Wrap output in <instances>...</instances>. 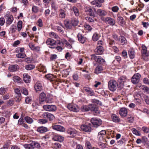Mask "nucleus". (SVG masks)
<instances>
[{"label":"nucleus","instance_id":"nucleus-1","mask_svg":"<svg viewBox=\"0 0 149 149\" xmlns=\"http://www.w3.org/2000/svg\"><path fill=\"white\" fill-rule=\"evenodd\" d=\"M81 110L83 112H86L91 110L97 112L98 110V108L96 106H94L92 104H89L88 106L84 105L82 106L81 109Z\"/></svg>","mask_w":149,"mask_h":149},{"label":"nucleus","instance_id":"nucleus-2","mask_svg":"<svg viewBox=\"0 0 149 149\" xmlns=\"http://www.w3.org/2000/svg\"><path fill=\"white\" fill-rule=\"evenodd\" d=\"M23 146L26 149H34L35 148H39L40 147L38 143L34 141H31L30 143L25 144Z\"/></svg>","mask_w":149,"mask_h":149},{"label":"nucleus","instance_id":"nucleus-3","mask_svg":"<svg viewBox=\"0 0 149 149\" xmlns=\"http://www.w3.org/2000/svg\"><path fill=\"white\" fill-rule=\"evenodd\" d=\"M117 85V82L114 80H111L108 83L109 88L112 91H114L116 89Z\"/></svg>","mask_w":149,"mask_h":149},{"label":"nucleus","instance_id":"nucleus-4","mask_svg":"<svg viewBox=\"0 0 149 149\" xmlns=\"http://www.w3.org/2000/svg\"><path fill=\"white\" fill-rule=\"evenodd\" d=\"M91 121L94 127H97L102 124V121L100 118H93L91 120Z\"/></svg>","mask_w":149,"mask_h":149},{"label":"nucleus","instance_id":"nucleus-5","mask_svg":"<svg viewBox=\"0 0 149 149\" xmlns=\"http://www.w3.org/2000/svg\"><path fill=\"white\" fill-rule=\"evenodd\" d=\"M141 47L142 49L141 52L142 58L145 60L147 61V57L148 56V54L147 52V48L145 45H142Z\"/></svg>","mask_w":149,"mask_h":149},{"label":"nucleus","instance_id":"nucleus-6","mask_svg":"<svg viewBox=\"0 0 149 149\" xmlns=\"http://www.w3.org/2000/svg\"><path fill=\"white\" fill-rule=\"evenodd\" d=\"M77 131L74 128L70 127L67 130V133L70 136L69 137L71 138L74 137L77 135Z\"/></svg>","mask_w":149,"mask_h":149},{"label":"nucleus","instance_id":"nucleus-7","mask_svg":"<svg viewBox=\"0 0 149 149\" xmlns=\"http://www.w3.org/2000/svg\"><path fill=\"white\" fill-rule=\"evenodd\" d=\"M91 59L99 63H102L105 62V60L100 56H97L95 54L91 55Z\"/></svg>","mask_w":149,"mask_h":149},{"label":"nucleus","instance_id":"nucleus-8","mask_svg":"<svg viewBox=\"0 0 149 149\" xmlns=\"http://www.w3.org/2000/svg\"><path fill=\"white\" fill-rule=\"evenodd\" d=\"M46 100L47 103H51L52 102L51 99L50 100H48L46 98V95L44 93H42L40 94L39 97V101L40 104H42V103Z\"/></svg>","mask_w":149,"mask_h":149},{"label":"nucleus","instance_id":"nucleus-9","mask_svg":"<svg viewBox=\"0 0 149 149\" xmlns=\"http://www.w3.org/2000/svg\"><path fill=\"white\" fill-rule=\"evenodd\" d=\"M141 77V75L139 74L138 73L135 74L131 79L132 82L134 84H137L139 82Z\"/></svg>","mask_w":149,"mask_h":149},{"label":"nucleus","instance_id":"nucleus-10","mask_svg":"<svg viewBox=\"0 0 149 149\" xmlns=\"http://www.w3.org/2000/svg\"><path fill=\"white\" fill-rule=\"evenodd\" d=\"M68 109L71 111L74 112H78L79 110L78 107L76 105L69 104L67 106Z\"/></svg>","mask_w":149,"mask_h":149},{"label":"nucleus","instance_id":"nucleus-11","mask_svg":"<svg viewBox=\"0 0 149 149\" xmlns=\"http://www.w3.org/2000/svg\"><path fill=\"white\" fill-rule=\"evenodd\" d=\"M127 80L126 77L124 76L120 77L118 80V85L120 88H122L124 85V83Z\"/></svg>","mask_w":149,"mask_h":149},{"label":"nucleus","instance_id":"nucleus-12","mask_svg":"<svg viewBox=\"0 0 149 149\" xmlns=\"http://www.w3.org/2000/svg\"><path fill=\"white\" fill-rule=\"evenodd\" d=\"M43 108L45 110L48 111H54L56 109V107L54 105H44Z\"/></svg>","mask_w":149,"mask_h":149},{"label":"nucleus","instance_id":"nucleus-13","mask_svg":"<svg viewBox=\"0 0 149 149\" xmlns=\"http://www.w3.org/2000/svg\"><path fill=\"white\" fill-rule=\"evenodd\" d=\"M102 19V20H104V19ZM104 21L105 22L111 26H113L115 24V20L114 19L109 17H106L104 18Z\"/></svg>","mask_w":149,"mask_h":149},{"label":"nucleus","instance_id":"nucleus-14","mask_svg":"<svg viewBox=\"0 0 149 149\" xmlns=\"http://www.w3.org/2000/svg\"><path fill=\"white\" fill-rule=\"evenodd\" d=\"M42 116L44 118L48 119L50 121L52 120L54 118V116L52 114L47 112L44 113Z\"/></svg>","mask_w":149,"mask_h":149},{"label":"nucleus","instance_id":"nucleus-15","mask_svg":"<svg viewBox=\"0 0 149 149\" xmlns=\"http://www.w3.org/2000/svg\"><path fill=\"white\" fill-rule=\"evenodd\" d=\"M142 94V93L140 92H139L138 93H135L134 94V102L138 104H141V100L139 99V98L141 97Z\"/></svg>","mask_w":149,"mask_h":149},{"label":"nucleus","instance_id":"nucleus-16","mask_svg":"<svg viewBox=\"0 0 149 149\" xmlns=\"http://www.w3.org/2000/svg\"><path fill=\"white\" fill-rule=\"evenodd\" d=\"M52 128L54 130L60 132L65 131V128L62 126L59 125H54L52 126Z\"/></svg>","mask_w":149,"mask_h":149},{"label":"nucleus","instance_id":"nucleus-17","mask_svg":"<svg viewBox=\"0 0 149 149\" xmlns=\"http://www.w3.org/2000/svg\"><path fill=\"white\" fill-rule=\"evenodd\" d=\"M53 139L54 141L62 142L64 140V137L60 135L55 134L54 135Z\"/></svg>","mask_w":149,"mask_h":149},{"label":"nucleus","instance_id":"nucleus-18","mask_svg":"<svg viewBox=\"0 0 149 149\" xmlns=\"http://www.w3.org/2000/svg\"><path fill=\"white\" fill-rule=\"evenodd\" d=\"M84 91L89 95L93 96L94 95V91L92 89L88 87H84L83 88Z\"/></svg>","mask_w":149,"mask_h":149},{"label":"nucleus","instance_id":"nucleus-19","mask_svg":"<svg viewBox=\"0 0 149 149\" xmlns=\"http://www.w3.org/2000/svg\"><path fill=\"white\" fill-rule=\"evenodd\" d=\"M77 37L79 42L84 44L86 41V38L84 37L81 33H79L77 35Z\"/></svg>","mask_w":149,"mask_h":149},{"label":"nucleus","instance_id":"nucleus-20","mask_svg":"<svg viewBox=\"0 0 149 149\" xmlns=\"http://www.w3.org/2000/svg\"><path fill=\"white\" fill-rule=\"evenodd\" d=\"M6 17V23L10 25L12 23L14 20L13 16L11 15H8L5 17Z\"/></svg>","mask_w":149,"mask_h":149},{"label":"nucleus","instance_id":"nucleus-21","mask_svg":"<svg viewBox=\"0 0 149 149\" xmlns=\"http://www.w3.org/2000/svg\"><path fill=\"white\" fill-rule=\"evenodd\" d=\"M127 113V109L125 108H122L120 109L119 111V114L120 116L122 117L126 116Z\"/></svg>","mask_w":149,"mask_h":149},{"label":"nucleus","instance_id":"nucleus-22","mask_svg":"<svg viewBox=\"0 0 149 149\" xmlns=\"http://www.w3.org/2000/svg\"><path fill=\"white\" fill-rule=\"evenodd\" d=\"M95 52L98 54H101L103 52V49L101 45L97 46V47L95 50Z\"/></svg>","mask_w":149,"mask_h":149},{"label":"nucleus","instance_id":"nucleus-23","mask_svg":"<svg viewBox=\"0 0 149 149\" xmlns=\"http://www.w3.org/2000/svg\"><path fill=\"white\" fill-rule=\"evenodd\" d=\"M58 41H56L55 40L50 38H48L46 41V44L48 45L53 46L56 45V43H58Z\"/></svg>","mask_w":149,"mask_h":149},{"label":"nucleus","instance_id":"nucleus-24","mask_svg":"<svg viewBox=\"0 0 149 149\" xmlns=\"http://www.w3.org/2000/svg\"><path fill=\"white\" fill-rule=\"evenodd\" d=\"M34 88L37 91L41 90L42 89V84L40 81H37L34 86Z\"/></svg>","mask_w":149,"mask_h":149},{"label":"nucleus","instance_id":"nucleus-25","mask_svg":"<svg viewBox=\"0 0 149 149\" xmlns=\"http://www.w3.org/2000/svg\"><path fill=\"white\" fill-rule=\"evenodd\" d=\"M58 44L59 45L63 46L64 45H65L67 46H68L69 47H70L71 45L65 39H62L61 40V42L58 41Z\"/></svg>","mask_w":149,"mask_h":149},{"label":"nucleus","instance_id":"nucleus-26","mask_svg":"<svg viewBox=\"0 0 149 149\" xmlns=\"http://www.w3.org/2000/svg\"><path fill=\"white\" fill-rule=\"evenodd\" d=\"M23 79L26 83H29L31 81V77L27 73H24L23 75Z\"/></svg>","mask_w":149,"mask_h":149},{"label":"nucleus","instance_id":"nucleus-27","mask_svg":"<svg viewBox=\"0 0 149 149\" xmlns=\"http://www.w3.org/2000/svg\"><path fill=\"white\" fill-rule=\"evenodd\" d=\"M81 128L82 130L86 132H89L91 131V127L88 125H83L81 127Z\"/></svg>","mask_w":149,"mask_h":149},{"label":"nucleus","instance_id":"nucleus-28","mask_svg":"<svg viewBox=\"0 0 149 149\" xmlns=\"http://www.w3.org/2000/svg\"><path fill=\"white\" fill-rule=\"evenodd\" d=\"M19 68L18 66L17 65H10L8 68L9 70L11 72L16 71Z\"/></svg>","mask_w":149,"mask_h":149},{"label":"nucleus","instance_id":"nucleus-29","mask_svg":"<svg viewBox=\"0 0 149 149\" xmlns=\"http://www.w3.org/2000/svg\"><path fill=\"white\" fill-rule=\"evenodd\" d=\"M112 121L115 123H118L120 121V119L119 117L115 114H113L111 116Z\"/></svg>","mask_w":149,"mask_h":149},{"label":"nucleus","instance_id":"nucleus-30","mask_svg":"<svg viewBox=\"0 0 149 149\" xmlns=\"http://www.w3.org/2000/svg\"><path fill=\"white\" fill-rule=\"evenodd\" d=\"M97 13V15L100 16H103L106 15L107 13L104 10H101V9H98L96 11Z\"/></svg>","mask_w":149,"mask_h":149},{"label":"nucleus","instance_id":"nucleus-31","mask_svg":"<svg viewBox=\"0 0 149 149\" xmlns=\"http://www.w3.org/2000/svg\"><path fill=\"white\" fill-rule=\"evenodd\" d=\"M85 11L87 12V13L90 16H93L94 15V13L93 10L89 7L86 8Z\"/></svg>","mask_w":149,"mask_h":149},{"label":"nucleus","instance_id":"nucleus-32","mask_svg":"<svg viewBox=\"0 0 149 149\" xmlns=\"http://www.w3.org/2000/svg\"><path fill=\"white\" fill-rule=\"evenodd\" d=\"M37 131L40 133H43L47 132L48 129L46 127L42 126L38 127L37 129Z\"/></svg>","mask_w":149,"mask_h":149},{"label":"nucleus","instance_id":"nucleus-33","mask_svg":"<svg viewBox=\"0 0 149 149\" xmlns=\"http://www.w3.org/2000/svg\"><path fill=\"white\" fill-rule=\"evenodd\" d=\"M13 80L16 83H21L22 82V79L19 77L16 76L13 77Z\"/></svg>","mask_w":149,"mask_h":149},{"label":"nucleus","instance_id":"nucleus-34","mask_svg":"<svg viewBox=\"0 0 149 149\" xmlns=\"http://www.w3.org/2000/svg\"><path fill=\"white\" fill-rule=\"evenodd\" d=\"M72 10L73 11L74 14L76 16H78L79 15V10L77 7L74 6L72 7Z\"/></svg>","mask_w":149,"mask_h":149},{"label":"nucleus","instance_id":"nucleus-35","mask_svg":"<svg viewBox=\"0 0 149 149\" xmlns=\"http://www.w3.org/2000/svg\"><path fill=\"white\" fill-rule=\"evenodd\" d=\"M65 11L62 9H61L59 10V16L61 18H65Z\"/></svg>","mask_w":149,"mask_h":149},{"label":"nucleus","instance_id":"nucleus-36","mask_svg":"<svg viewBox=\"0 0 149 149\" xmlns=\"http://www.w3.org/2000/svg\"><path fill=\"white\" fill-rule=\"evenodd\" d=\"M49 36L52 38L55 39L57 40L59 39V37L54 32H50L49 33Z\"/></svg>","mask_w":149,"mask_h":149},{"label":"nucleus","instance_id":"nucleus-37","mask_svg":"<svg viewBox=\"0 0 149 149\" xmlns=\"http://www.w3.org/2000/svg\"><path fill=\"white\" fill-rule=\"evenodd\" d=\"M65 27L68 29H70L72 28V25L70 24L69 21L65 20L64 22Z\"/></svg>","mask_w":149,"mask_h":149},{"label":"nucleus","instance_id":"nucleus-38","mask_svg":"<svg viewBox=\"0 0 149 149\" xmlns=\"http://www.w3.org/2000/svg\"><path fill=\"white\" fill-rule=\"evenodd\" d=\"M71 22L72 23V25L73 26H75L78 24L79 21L77 19L74 18L71 19Z\"/></svg>","mask_w":149,"mask_h":149},{"label":"nucleus","instance_id":"nucleus-39","mask_svg":"<svg viewBox=\"0 0 149 149\" xmlns=\"http://www.w3.org/2000/svg\"><path fill=\"white\" fill-rule=\"evenodd\" d=\"M119 40L120 42L122 45H124L127 42L126 38L123 36H120L119 38Z\"/></svg>","mask_w":149,"mask_h":149},{"label":"nucleus","instance_id":"nucleus-40","mask_svg":"<svg viewBox=\"0 0 149 149\" xmlns=\"http://www.w3.org/2000/svg\"><path fill=\"white\" fill-rule=\"evenodd\" d=\"M24 119L26 122L28 124H31L33 121L32 118L29 116H26L25 117Z\"/></svg>","mask_w":149,"mask_h":149},{"label":"nucleus","instance_id":"nucleus-41","mask_svg":"<svg viewBox=\"0 0 149 149\" xmlns=\"http://www.w3.org/2000/svg\"><path fill=\"white\" fill-rule=\"evenodd\" d=\"M103 68L100 65L98 66L95 69V72L96 74L100 73L103 70Z\"/></svg>","mask_w":149,"mask_h":149},{"label":"nucleus","instance_id":"nucleus-42","mask_svg":"<svg viewBox=\"0 0 149 149\" xmlns=\"http://www.w3.org/2000/svg\"><path fill=\"white\" fill-rule=\"evenodd\" d=\"M35 66L34 65L29 64L26 65L25 66V68L26 70H30L34 68Z\"/></svg>","mask_w":149,"mask_h":149},{"label":"nucleus","instance_id":"nucleus-43","mask_svg":"<svg viewBox=\"0 0 149 149\" xmlns=\"http://www.w3.org/2000/svg\"><path fill=\"white\" fill-rule=\"evenodd\" d=\"M100 35L96 33H95L93 36L92 39L94 41H97L99 38Z\"/></svg>","mask_w":149,"mask_h":149},{"label":"nucleus","instance_id":"nucleus-44","mask_svg":"<svg viewBox=\"0 0 149 149\" xmlns=\"http://www.w3.org/2000/svg\"><path fill=\"white\" fill-rule=\"evenodd\" d=\"M45 77L47 79L51 81L54 80V76L51 74L46 75Z\"/></svg>","mask_w":149,"mask_h":149},{"label":"nucleus","instance_id":"nucleus-45","mask_svg":"<svg viewBox=\"0 0 149 149\" xmlns=\"http://www.w3.org/2000/svg\"><path fill=\"white\" fill-rule=\"evenodd\" d=\"M91 4L93 5H95V6H97L98 7H100L102 5L101 3H99L95 0L93 1L91 3Z\"/></svg>","mask_w":149,"mask_h":149},{"label":"nucleus","instance_id":"nucleus-46","mask_svg":"<svg viewBox=\"0 0 149 149\" xmlns=\"http://www.w3.org/2000/svg\"><path fill=\"white\" fill-rule=\"evenodd\" d=\"M22 22L21 21H19L18 22L17 24V27L18 31H20L22 28Z\"/></svg>","mask_w":149,"mask_h":149},{"label":"nucleus","instance_id":"nucleus-47","mask_svg":"<svg viewBox=\"0 0 149 149\" xmlns=\"http://www.w3.org/2000/svg\"><path fill=\"white\" fill-rule=\"evenodd\" d=\"M131 130L133 134L139 136L141 134L140 132L135 128H132Z\"/></svg>","mask_w":149,"mask_h":149},{"label":"nucleus","instance_id":"nucleus-48","mask_svg":"<svg viewBox=\"0 0 149 149\" xmlns=\"http://www.w3.org/2000/svg\"><path fill=\"white\" fill-rule=\"evenodd\" d=\"M73 143L75 144V145H72V147L75 148H76L77 149H83V147L82 146L80 145H78L77 143L76 142H73Z\"/></svg>","mask_w":149,"mask_h":149},{"label":"nucleus","instance_id":"nucleus-49","mask_svg":"<svg viewBox=\"0 0 149 149\" xmlns=\"http://www.w3.org/2000/svg\"><path fill=\"white\" fill-rule=\"evenodd\" d=\"M98 146L102 149L105 148L107 147V145L106 143H103L101 142H99L98 143Z\"/></svg>","mask_w":149,"mask_h":149},{"label":"nucleus","instance_id":"nucleus-50","mask_svg":"<svg viewBox=\"0 0 149 149\" xmlns=\"http://www.w3.org/2000/svg\"><path fill=\"white\" fill-rule=\"evenodd\" d=\"M141 88L144 91L145 93L148 94H149V88L148 87L143 86Z\"/></svg>","mask_w":149,"mask_h":149},{"label":"nucleus","instance_id":"nucleus-51","mask_svg":"<svg viewBox=\"0 0 149 149\" xmlns=\"http://www.w3.org/2000/svg\"><path fill=\"white\" fill-rule=\"evenodd\" d=\"M91 102L92 103L95 104L99 105H101L102 104V103L101 102L95 99H92L91 100Z\"/></svg>","mask_w":149,"mask_h":149},{"label":"nucleus","instance_id":"nucleus-52","mask_svg":"<svg viewBox=\"0 0 149 149\" xmlns=\"http://www.w3.org/2000/svg\"><path fill=\"white\" fill-rule=\"evenodd\" d=\"M129 55L131 59L133 58L135 56L134 52L132 50H130L129 51Z\"/></svg>","mask_w":149,"mask_h":149},{"label":"nucleus","instance_id":"nucleus-53","mask_svg":"<svg viewBox=\"0 0 149 149\" xmlns=\"http://www.w3.org/2000/svg\"><path fill=\"white\" fill-rule=\"evenodd\" d=\"M17 57L19 58H23L26 56V55L24 53H19L16 55Z\"/></svg>","mask_w":149,"mask_h":149},{"label":"nucleus","instance_id":"nucleus-54","mask_svg":"<svg viewBox=\"0 0 149 149\" xmlns=\"http://www.w3.org/2000/svg\"><path fill=\"white\" fill-rule=\"evenodd\" d=\"M7 90V88L1 87L0 88V94L1 95H3L5 93Z\"/></svg>","mask_w":149,"mask_h":149},{"label":"nucleus","instance_id":"nucleus-55","mask_svg":"<svg viewBox=\"0 0 149 149\" xmlns=\"http://www.w3.org/2000/svg\"><path fill=\"white\" fill-rule=\"evenodd\" d=\"M117 20L118 21L120 25H122L124 23V21L123 18L121 17H119L118 18Z\"/></svg>","mask_w":149,"mask_h":149},{"label":"nucleus","instance_id":"nucleus-56","mask_svg":"<svg viewBox=\"0 0 149 149\" xmlns=\"http://www.w3.org/2000/svg\"><path fill=\"white\" fill-rule=\"evenodd\" d=\"M85 145L87 149H92L91 143L89 141H86Z\"/></svg>","mask_w":149,"mask_h":149},{"label":"nucleus","instance_id":"nucleus-57","mask_svg":"<svg viewBox=\"0 0 149 149\" xmlns=\"http://www.w3.org/2000/svg\"><path fill=\"white\" fill-rule=\"evenodd\" d=\"M38 122L39 123L44 124L47 122V120L45 119H40L38 120Z\"/></svg>","mask_w":149,"mask_h":149},{"label":"nucleus","instance_id":"nucleus-58","mask_svg":"<svg viewBox=\"0 0 149 149\" xmlns=\"http://www.w3.org/2000/svg\"><path fill=\"white\" fill-rule=\"evenodd\" d=\"M21 90L22 92L24 95H26L28 94V91L26 88H22Z\"/></svg>","mask_w":149,"mask_h":149},{"label":"nucleus","instance_id":"nucleus-59","mask_svg":"<svg viewBox=\"0 0 149 149\" xmlns=\"http://www.w3.org/2000/svg\"><path fill=\"white\" fill-rule=\"evenodd\" d=\"M143 98L145 102L147 104H149V97L146 95H144Z\"/></svg>","mask_w":149,"mask_h":149},{"label":"nucleus","instance_id":"nucleus-60","mask_svg":"<svg viewBox=\"0 0 149 149\" xmlns=\"http://www.w3.org/2000/svg\"><path fill=\"white\" fill-rule=\"evenodd\" d=\"M37 25L40 27H41L43 26L42 21L41 19H38L37 21Z\"/></svg>","mask_w":149,"mask_h":149},{"label":"nucleus","instance_id":"nucleus-61","mask_svg":"<svg viewBox=\"0 0 149 149\" xmlns=\"http://www.w3.org/2000/svg\"><path fill=\"white\" fill-rule=\"evenodd\" d=\"M142 130L145 133H148L149 132V128L146 127H143Z\"/></svg>","mask_w":149,"mask_h":149},{"label":"nucleus","instance_id":"nucleus-62","mask_svg":"<svg viewBox=\"0 0 149 149\" xmlns=\"http://www.w3.org/2000/svg\"><path fill=\"white\" fill-rule=\"evenodd\" d=\"M119 9L118 7L117 6H115L111 8L112 11L114 12H117Z\"/></svg>","mask_w":149,"mask_h":149},{"label":"nucleus","instance_id":"nucleus-63","mask_svg":"<svg viewBox=\"0 0 149 149\" xmlns=\"http://www.w3.org/2000/svg\"><path fill=\"white\" fill-rule=\"evenodd\" d=\"M126 141L124 137H122L121 139L118 141V142L120 144H122Z\"/></svg>","mask_w":149,"mask_h":149},{"label":"nucleus","instance_id":"nucleus-64","mask_svg":"<svg viewBox=\"0 0 149 149\" xmlns=\"http://www.w3.org/2000/svg\"><path fill=\"white\" fill-rule=\"evenodd\" d=\"M55 29L59 32L63 33V28L60 26H56L55 27Z\"/></svg>","mask_w":149,"mask_h":149}]
</instances>
